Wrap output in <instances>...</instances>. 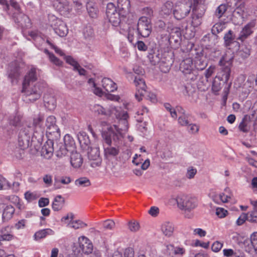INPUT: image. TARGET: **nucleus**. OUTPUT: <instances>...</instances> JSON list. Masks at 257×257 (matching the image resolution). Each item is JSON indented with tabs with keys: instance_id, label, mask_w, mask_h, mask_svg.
Returning <instances> with one entry per match:
<instances>
[{
	"instance_id": "obj_1",
	"label": "nucleus",
	"mask_w": 257,
	"mask_h": 257,
	"mask_svg": "<svg viewBox=\"0 0 257 257\" xmlns=\"http://www.w3.org/2000/svg\"><path fill=\"white\" fill-rule=\"evenodd\" d=\"M123 128V125L118 126L113 125L108 127L107 131L102 132V138L108 145L104 148V155L105 158H114L119 155V145L122 144L125 133L127 130V129L124 131Z\"/></svg>"
},
{
	"instance_id": "obj_2",
	"label": "nucleus",
	"mask_w": 257,
	"mask_h": 257,
	"mask_svg": "<svg viewBox=\"0 0 257 257\" xmlns=\"http://www.w3.org/2000/svg\"><path fill=\"white\" fill-rule=\"evenodd\" d=\"M44 117L38 115L34 118L32 126H24L20 130L18 136V145L22 150L28 148L30 144V140L35 133L41 136L45 129L43 120Z\"/></svg>"
},
{
	"instance_id": "obj_3",
	"label": "nucleus",
	"mask_w": 257,
	"mask_h": 257,
	"mask_svg": "<svg viewBox=\"0 0 257 257\" xmlns=\"http://www.w3.org/2000/svg\"><path fill=\"white\" fill-rule=\"evenodd\" d=\"M36 71V68L32 67L25 75L22 90L27 96L31 97L30 100L33 101L39 99L43 92V86L40 83L31 86L32 83L37 80Z\"/></svg>"
},
{
	"instance_id": "obj_4",
	"label": "nucleus",
	"mask_w": 257,
	"mask_h": 257,
	"mask_svg": "<svg viewBox=\"0 0 257 257\" xmlns=\"http://www.w3.org/2000/svg\"><path fill=\"white\" fill-rule=\"evenodd\" d=\"M91 109L92 111L98 114L105 115H114L119 121V125L118 126L123 125V130L124 131L128 129L127 119L128 118V115L126 111L122 109L121 107L110 105L108 110L106 111L102 106L96 104L92 106Z\"/></svg>"
},
{
	"instance_id": "obj_5",
	"label": "nucleus",
	"mask_w": 257,
	"mask_h": 257,
	"mask_svg": "<svg viewBox=\"0 0 257 257\" xmlns=\"http://www.w3.org/2000/svg\"><path fill=\"white\" fill-rule=\"evenodd\" d=\"M246 80L244 75H239L235 80L234 87L241 89L240 97L242 99L246 98L251 92L254 84V78L253 76H249Z\"/></svg>"
},
{
	"instance_id": "obj_6",
	"label": "nucleus",
	"mask_w": 257,
	"mask_h": 257,
	"mask_svg": "<svg viewBox=\"0 0 257 257\" xmlns=\"http://www.w3.org/2000/svg\"><path fill=\"white\" fill-rule=\"evenodd\" d=\"M11 6L15 11L12 14L13 20L18 26L23 28H27L31 26L30 19L25 15L21 10L19 5L15 0H10Z\"/></svg>"
},
{
	"instance_id": "obj_7",
	"label": "nucleus",
	"mask_w": 257,
	"mask_h": 257,
	"mask_svg": "<svg viewBox=\"0 0 257 257\" xmlns=\"http://www.w3.org/2000/svg\"><path fill=\"white\" fill-rule=\"evenodd\" d=\"M48 24L52 28L54 32L61 37H65L68 33V29L66 24L53 14L48 15Z\"/></svg>"
},
{
	"instance_id": "obj_8",
	"label": "nucleus",
	"mask_w": 257,
	"mask_h": 257,
	"mask_svg": "<svg viewBox=\"0 0 257 257\" xmlns=\"http://www.w3.org/2000/svg\"><path fill=\"white\" fill-rule=\"evenodd\" d=\"M106 14L109 22L113 26H118L121 21V19L126 16V12L118 10L114 5L109 3L107 5Z\"/></svg>"
},
{
	"instance_id": "obj_9",
	"label": "nucleus",
	"mask_w": 257,
	"mask_h": 257,
	"mask_svg": "<svg viewBox=\"0 0 257 257\" xmlns=\"http://www.w3.org/2000/svg\"><path fill=\"white\" fill-rule=\"evenodd\" d=\"M192 3L189 0H181L174 5L173 14L174 18L180 20L186 18L190 13Z\"/></svg>"
},
{
	"instance_id": "obj_10",
	"label": "nucleus",
	"mask_w": 257,
	"mask_h": 257,
	"mask_svg": "<svg viewBox=\"0 0 257 257\" xmlns=\"http://www.w3.org/2000/svg\"><path fill=\"white\" fill-rule=\"evenodd\" d=\"M24 67L25 64L23 62L18 61L13 62L9 65L7 74L12 84L17 83Z\"/></svg>"
},
{
	"instance_id": "obj_11",
	"label": "nucleus",
	"mask_w": 257,
	"mask_h": 257,
	"mask_svg": "<svg viewBox=\"0 0 257 257\" xmlns=\"http://www.w3.org/2000/svg\"><path fill=\"white\" fill-rule=\"evenodd\" d=\"M178 208L185 211H190L197 206L196 200L190 196L180 195L174 199Z\"/></svg>"
},
{
	"instance_id": "obj_12",
	"label": "nucleus",
	"mask_w": 257,
	"mask_h": 257,
	"mask_svg": "<svg viewBox=\"0 0 257 257\" xmlns=\"http://www.w3.org/2000/svg\"><path fill=\"white\" fill-rule=\"evenodd\" d=\"M181 71L187 76V78L191 80L196 79L198 71L194 68L193 60L191 58H187L184 60L180 64Z\"/></svg>"
},
{
	"instance_id": "obj_13",
	"label": "nucleus",
	"mask_w": 257,
	"mask_h": 257,
	"mask_svg": "<svg viewBox=\"0 0 257 257\" xmlns=\"http://www.w3.org/2000/svg\"><path fill=\"white\" fill-rule=\"evenodd\" d=\"M137 31L143 37H149L152 32L151 20L145 16L141 17L138 20Z\"/></svg>"
},
{
	"instance_id": "obj_14",
	"label": "nucleus",
	"mask_w": 257,
	"mask_h": 257,
	"mask_svg": "<svg viewBox=\"0 0 257 257\" xmlns=\"http://www.w3.org/2000/svg\"><path fill=\"white\" fill-rule=\"evenodd\" d=\"M134 82L136 86L137 90L135 97L140 101L142 100L143 97L147 92V86L144 79L141 76H135Z\"/></svg>"
},
{
	"instance_id": "obj_15",
	"label": "nucleus",
	"mask_w": 257,
	"mask_h": 257,
	"mask_svg": "<svg viewBox=\"0 0 257 257\" xmlns=\"http://www.w3.org/2000/svg\"><path fill=\"white\" fill-rule=\"evenodd\" d=\"M256 28V21L251 20L242 28L239 34L238 39L241 41H244L253 34Z\"/></svg>"
},
{
	"instance_id": "obj_16",
	"label": "nucleus",
	"mask_w": 257,
	"mask_h": 257,
	"mask_svg": "<svg viewBox=\"0 0 257 257\" xmlns=\"http://www.w3.org/2000/svg\"><path fill=\"white\" fill-rule=\"evenodd\" d=\"M88 158L90 160L93 161L91 164V166L96 167L99 166L101 163V159L100 157L99 148L96 146L90 147L87 150Z\"/></svg>"
},
{
	"instance_id": "obj_17",
	"label": "nucleus",
	"mask_w": 257,
	"mask_h": 257,
	"mask_svg": "<svg viewBox=\"0 0 257 257\" xmlns=\"http://www.w3.org/2000/svg\"><path fill=\"white\" fill-rule=\"evenodd\" d=\"M53 6L61 15L67 16L72 10L68 0H53Z\"/></svg>"
},
{
	"instance_id": "obj_18",
	"label": "nucleus",
	"mask_w": 257,
	"mask_h": 257,
	"mask_svg": "<svg viewBox=\"0 0 257 257\" xmlns=\"http://www.w3.org/2000/svg\"><path fill=\"white\" fill-rule=\"evenodd\" d=\"M64 143L65 147L60 148V150L57 152V156L59 157H62L67 154L68 151L71 148H74L75 142L73 138L69 135L66 134L64 137Z\"/></svg>"
},
{
	"instance_id": "obj_19",
	"label": "nucleus",
	"mask_w": 257,
	"mask_h": 257,
	"mask_svg": "<svg viewBox=\"0 0 257 257\" xmlns=\"http://www.w3.org/2000/svg\"><path fill=\"white\" fill-rule=\"evenodd\" d=\"M78 243L83 253L89 254L92 251L93 245L87 237L84 236L79 237L78 238Z\"/></svg>"
},
{
	"instance_id": "obj_20",
	"label": "nucleus",
	"mask_w": 257,
	"mask_h": 257,
	"mask_svg": "<svg viewBox=\"0 0 257 257\" xmlns=\"http://www.w3.org/2000/svg\"><path fill=\"white\" fill-rule=\"evenodd\" d=\"M150 62L152 65H156L159 64L162 71L166 72L169 71L170 68L171 63L170 62L165 63V62L160 58V55H153L150 58Z\"/></svg>"
},
{
	"instance_id": "obj_21",
	"label": "nucleus",
	"mask_w": 257,
	"mask_h": 257,
	"mask_svg": "<svg viewBox=\"0 0 257 257\" xmlns=\"http://www.w3.org/2000/svg\"><path fill=\"white\" fill-rule=\"evenodd\" d=\"M46 126L47 127L46 132L50 134L56 133L59 134L60 131L57 125H56V119L53 115L49 116L46 121Z\"/></svg>"
},
{
	"instance_id": "obj_22",
	"label": "nucleus",
	"mask_w": 257,
	"mask_h": 257,
	"mask_svg": "<svg viewBox=\"0 0 257 257\" xmlns=\"http://www.w3.org/2000/svg\"><path fill=\"white\" fill-rule=\"evenodd\" d=\"M220 66L221 67L220 70L217 73L215 78L219 81H222L224 83H226L230 77L231 67L224 66Z\"/></svg>"
},
{
	"instance_id": "obj_23",
	"label": "nucleus",
	"mask_w": 257,
	"mask_h": 257,
	"mask_svg": "<svg viewBox=\"0 0 257 257\" xmlns=\"http://www.w3.org/2000/svg\"><path fill=\"white\" fill-rule=\"evenodd\" d=\"M53 142L52 140H48L43 146L41 149V155L46 159H50L53 155Z\"/></svg>"
},
{
	"instance_id": "obj_24",
	"label": "nucleus",
	"mask_w": 257,
	"mask_h": 257,
	"mask_svg": "<svg viewBox=\"0 0 257 257\" xmlns=\"http://www.w3.org/2000/svg\"><path fill=\"white\" fill-rule=\"evenodd\" d=\"M233 58V53L231 50L228 49L225 52L220 60L219 62V65L231 67Z\"/></svg>"
},
{
	"instance_id": "obj_25",
	"label": "nucleus",
	"mask_w": 257,
	"mask_h": 257,
	"mask_svg": "<svg viewBox=\"0 0 257 257\" xmlns=\"http://www.w3.org/2000/svg\"><path fill=\"white\" fill-rule=\"evenodd\" d=\"M77 138L82 149H88L90 141L87 134L84 132H80L77 135Z\"/></svg>"
},
{
	"instance_id": "obj_26",
	"label": "nucleus",
	"mask_w": 257,
	"mask_h": 257,
	"mask_svg": "<svg viewBox=\"0 0 257 257\" xmlns=\"http://www.w3.org/2000/svg\"><path fill=\"white\" fill-rule=\"evenodd\" d=\"M13 227L10 225L4 226L0 230V233L5 241H10L14 239Z\"/></svg>"
},
{
	"instance_id": "obj_27",
	"label": "nucleus",
	"mask_w": 257,
	"mask_h": 257,
	"mask_svg": "<svg viewBox=\"0 0 257 257\" xmlns=\"http://www.w3.org/2000/svg\"><path fill=\"white\" fill-rule=\"evenodd\" d=\"M206 10V6L199 3L198 0H193V7L192 13L196 14L201 17H203Z\"/></svg>"
},
{
	"instance_id": "obj_28",
	"label": "nucleus",
	"mask_w": 257,
	"mask_h": 257,
	"mask_svg": "<svg viewBox=\"0 0 257 257\" xmlns=\"http://www.w3.org/2000/svg\"><path fill=\"white\" fill-rule=\"evenodd\" d=\"M101 82L103 88L107 92H114L117 88V84L110 78H103Z\"/></svg>"
},
{
	"instance_id": "obj_29",
	"label": "nucleus",
	"mask_w": 257,
	"mask_h": 257,
	"mask_svg": "<svg viewBox=\"0 0 257 257\" xmlns=\"http://www.w3.org/2000/svg\"><path fill=\"white\" fill-rule=\"evenodd\" d=\"M15 209L12 205L6 206L3 210L2 214V221L3 222H7L11 220L15 213Z\"/></svg>"
},
{
	"instance_id": "obj_30",
	"label": "nucleus",
	"mask_w": 257,
	"mask_h": 257,
	"mask_svg": "<svg viewBox=\"0 0 257 257\" xmlns=\"http://www.w3.org/2000/svg\"><path fill=\"white\" fill-rule=\"evenodd\" d=\"M55 231L51 228H45L38 230L34 235V238L38 241L45 238L47 235H53Z\"/></svg>"
},
{
	"instance_id": "obj_31",
	"label": "nucleus",
	"mask_w": 257,
	"mask_h": 257,
	"mask_svg": "<svg viewBox=\"0 0 257 257\" xmlns=\"http://www.w3.org/2000/svg\"><path fill=\"white\" fill-rule=\"evenodd\" d=\"M161 231L164 235L170 237L173 235L174 231V226L172 222L165 221L161 225Z\"/></svg>"
},
{
	"instance_id": "obj_32",
	"label": "nucleus",
	"mask_w": 257,
	"mask_h": 257,
	"mask_svg": "<svg viewBox=\"0 0 257 257\" xmlns=\"http://www.w3.org/2000/svg\"><path fill=\"white\" fill-rule=\"evenodd\" d=\"M70 162L74 168L80 167L83 163V159L81 155L77 152H72L71 155Z\"/></svg>"
},
{
	"instance_id": "obj_33",
	"label": "nucleus",
	"mask_w": 257,
	"mask_h": 257,
	"mask_svg": "<svg viewBox=\"0 0 257 257\" xmlns=\"http://www.w3.org/2000/svg\"><path fill=\"white\" fill-rule=\"evenodd\" d=\"M65 202L64 198L61 195L56 196L52 203V209L55 211H58L62 209Z\"/></svg>"
},
{
	"instance_id": "obj_34",
	"label": "nucleus",
	"mask_w": 257,
	"mask_h": 257,
	"mask_svg": "<svg viewBox=\"0 0 257 257\" xmlns=\"http://www.w3.org/2000/svg\"><path fill=\"white\" fill-rule=\"evenodd\" d=\"M174 6L172 2L168 1L165 3L161 8L160 15L164 17H167L173 13Z\"/></svg>"
},
{
	"instance_id": "obj_35",
	"label": "nucleus",
	"mask_w": 257,
	"mask_h": 257,
	"mask_svg": "<svg viewBox=\"0 0 257 257\" xmlns=\"http://www.w3.org/2000/svg\"><path fill=\"white\" fill-rule=\"evenodd\" d=\"M88 84L89 88L96 95L101 96L103 94L102 90L97 87L95 80L93 78H90L88 80Z\"/></svg>"
},
{
	"instance_id": "obj_36",
	"label": "nucleus",
	"mask_w": 257,
	"mask_h": 257,
	"mask_svg": "<svg viewBox=\"0 0 257 257\" xmlns=\"http://www.w3.org/2000/svg\"><path fill=\"white\" fill-rule=\"evenodd\" d=\"M86 9L89 16L92 18H96L98 16V10L95 4L92 2H88L86 4Z\"/></svg>"
},
{
	"instance_id": "obj_37",
	"label": "nucleus",
	"mask_w": 257,
	"mask_h": 257,
	"mask_svg": "<svg viewBox=\"0 0 257 257\" xmlns=\"http://www.w3.org/2000/svg\"><path fill=\"white\" fill-rule=\"evenodd\" d=\"M233 195L229 188H226L224 189V192L219 195V198L220 201L223 203L229 202Z\"/></svg>"
},
{
	"instance_id": "obj_38",
	"label": "nucleus",
	"mask_w": 257,
	"mask_h": 257,
	"mask_svg": "<svg viewBox=\"0 0 257 257\" xmlns=\"http://www.w3.org/2000/svg\"><path fill=\"white\" fill-rule=\"evenodd\" d=\"M130 6L129 0H117V9L126 14L130 11Z\"/></svg>"
},
{
	"instance_id": "obj_39",
	"label": "nucleus",
	"mask_w": 257,
	"mask_h": 257,
	"mask_svg": "<svg viewBox=\"0 0 257 257\" xmlns=\"http://www.w3.org/2000/svg\"><path fill=\"white\" fill-rule=\"evenodd\" d=\"M222 252L225 257H245L243 253H237L231 248H225Z\"/></svg>"
},
{
	"instance_id": "obj_40",
	"label": "nucleus",
	"mask_w": 257,
	"mask_h": 257,
	"mask_svg": "<svg viewBox=\"0 0 257 257\" xmlns=\"http://www.w3.org/2000/svg\"><path fill=\"white\" fill-rule=\"evenodd\" d=\"M75 185L78 187H86L91 185L89 179L86 177H80L75 181Z\"/></svg>"
},
{
	"instance_id": "obj_41",
	"label": "nucleus",
	"mask_w": 257,
	"mask_h": 257,
	"mask_svg": "<svg viewBox=\"0 0 257 257\" xmlns=\"http://www.w3.org/2000/svg\"><path fill=\"white\" fill-rule=\"evenodd\" d=\"M87 226V224L81 220H73V221L69 223L70 228L74 229H79L83 228Z\"/></svg>"
},
{
	"instance_id": "obj_42",
	"label": "nucleus",
	"mask_w": 257,
	"mask_h": 257,
	"mask_svg": "<svg viewBox=\"0 0 257 257\" xmlns=\"http://www.w3.org/2000/svg\"><path fill=\"white\" fill-rule=\"evenodd\" d=\"M44 99L45 106L47 107L49 109L52 110L55 108L56 105V101L54 97H50L49 99H48L49 98L47 95H45L44 97Z\"/></svg>"
},
{
	"instance_id": "obj_43",
	"label": "nucleus",
	"mask_w": 257,
	"mask_h": 257,
	"mask_svg": "<svg viewBox=\"0 0 257 257\" xmlns=\"http://www.w3.org/2000/svg\"><path fill=\"white\" fill-rule=\"evenodd\" d=\"M12 188V184L6 178L0 175V190Z\"/></svg>"
},
{
	"instance_id": "obj_44",
	"label": "nucleus",
	"mask_w": 257,
	"mask_h": 257,
	"mask_svg": "<svg viewBox=\"0 0 257 257\" xmlns=\"http://www.w3.org/2000/svg\"><path fill=\"white\" fill-rule=\"evenodd\" d=\"M237 54L243 59L246 58L250 55V49L245 46H241L239 47Z\"/></svg>"
},
{
	"instance_id": "obj_45",
	"label": "nucleus",
	"mask_w": 257,
	"mask_h": 257,
	"mask_svg": "<svg viewBox=\"0 0 257 257\" xmlns=\"http://www.w3.org/2000/svg\"><path fill=\"white\" fill-rule=\"evenodd\" d=\"M44 52L48 56L50 61L54 65L57 66H60L62 65V62L53 53H50L47 49H45Z\"/></svg>"
},
{
	"instance_id": "obj_46",
	"label": "nucleus",
	"mask_w": 257,
	"mask_h": 257,
	"mask_svg": "<svg viewBox=\"0 0 257 257\" xmlns=\"http://www.w3.org/2000/svg\"><path fill=\"white\" fill-rule=\"evenodd\" d=\"M206 65V63L202 59V58L200 57L195 58L194 66L196 70H202L205 68Z\"/></svg>"
},
{
	"instance_id": "obj_47",
	"label": "nucleus",
	"mask_w": 257,
	"mask_h": 257,
	"mask_svg": "<svg viewBox=\"0 0 257 257\" xmlns=\"http://www.w3.org/2000/svg\"><path fill=\"white\" fill-rule=\"evenodd\" d=\"M227 7L226 5L221 4L219 5L215 10L214 17L218 19H220L227 11Z\"/></svg>"
},
{
	"instance_id": "obj_48",
	"label": "nucleus",
	"mask_w": 257,
	"mask_h": 257,
	"mask_svg": "<svg viewBox=\"0 0 257 257\" xmlns=\"http://www.w3.org/2000/svg\"><path fill=\"white\" fill-rule=\"evenodd\" d=\"M74 218V214L72 212H69L64 215L61 219V222L66 224L67 227H69V223L71 222Z\"/></svg>"
},
{
	"instance_id": "obj_49",
	"label": "nucleus",
	"mask_w": 257,
	"mask_h": 257,
	"mask_svg": "<svg viewBox=\"0 0 257 257\" xmlns=\"http://www.w3.org/2000/svg\"><path fill=\"white\" fill-rule=\"evenodd\" d=\"M249 117L250 119H257V100L249 109Z\"/></svg>"
},
{
	"instance_id": "obj_50",
	"label": "nucleus",
	"mask_w": 257,
	"mask_h": 257,
	"mask_svg": "<svg viewBox=\"0 0 257 257\" xmlns=\"http://www.w3.org/2000/svg\"><path fill=\"white\" fill-rule=\"evenodd\" d=\"M202 17L193 13L191 15V25L195 28L199 26L202 23Z\"/></svg>"
},
{
	"instance_id": "obj_51",
	"label": "nucleus",
	"mask_w": 257,
	"mask_h": 257,
	"mask_svg": "<svg viewBox=\"0 0 257 257\" xmlns=\"http://www.w3.org/2000/svg\"><path fill=\"white\" fill-rule=\"evenodd\" d=\"M39 197L38 194L36 192L27 191L25 193V198L28 202H32Z\"/></svg>"
},
{
	"instance_id": "obj_52",
	"label": "nucleus",
	"mask_w": 257,
	"mask_h": 257,
	"mask_svg": "<svg viewBox=\"0 0 257 257\" xmlns=\"http://www.w3.org/2000/svg\"><path fill=\"white\" fill-rule=\"evenodd\" d=\"M29 35L36 42L40 43L44 41L41 34L38 31H31L30 32Z\"/></svg>"
},
{
	"instance_id": "obj_53",
	"label": "nucleus",
	"mask_w": 257,
	"mask_h": 257,
	"mask_svg": "<svg viewBox=\"0 0 257 257\" xmlns=\"http://www.w3.org/2000/svg\"><path fill=\"white\" fill-rule=\"evenodd\" d=\"M21 117L20 115L16 114L10 118V123L14 126H18L20 124Z\"/></svg>"
},
{
	"instance_id": "obj_54",
	"label": "nucleus",
	"mask_w": 257,
	"mask_h": 257,
	"mask_svg": "<svg viewBox=\"0 0 257 257\" xmlns=\"http://www.w3.org/2000/svg\"><path fill=\"white\" fill-rule=\"evenodd\" d=\"M224 39L225 44L227 46H229L234 41V38L231 30L228 31V33L224 35Z\"/></svg>"
},
{
	"instance_id": "obj_55",
	"label": "nucleus",
	"mask_w": 257,
	"mask_h": 257,
	"mask_svg": "<svg viewBox=\"0 0 257 257\" xmlns=\"http://www.w3.org/2000/svg\"><path fill=\"white\" fill-rule=\"evenodd\" d=\"M248 221L251 223H257V211L252 210L247 213Z\"/></svg>"
},
{
	"instance_id": "obj_56",
	"label": "nucleus",
	"mask_w": 257,
	"mask_h": 257,
	"mask_svg": "<svg viewBox=\"0 0 257 257\" xmlns=\"http://www.w3.org/2000/svg\"><path fill=\"white\" fill-rule=\"evenodd\" d=\"M185 252L186 249L184 247L180 246H176L174 247L173 255L182 256Z\"/></svg>"
},
{
	"instance_id": "obj_57",
	"label": "nucleus",
	"mask_w": 257,
	"mask_h": 257,
	"mask_svg": "<svg viewBox=\"0 0 257 257\" xmlns=\"http://www.w3.org/2000/svg\"><path fill=\"white\" fill-rule=\"evenodd\" d=\"M65 59L68 64L73 66V70L78 67L79 65L78 62L71 56H65Z\"/></svg>"
},
{
	"instance_id": "obj_58",
	"label": "nucleus",
	"mask_w": 257,
	"mask_h": 257,
	"mask_svg": "<svg viewBox=\"0 0 257 257\" xmlns=\"http://www.w3.org/2000/svg\"><path fill=\"white\" fill-rule=\"evenodd\" d=\"M216 215L220 218H224L228 214L227 210L221 207H217L215 210Z\"/></svg>"
},
{
	"instance_id": "obj_59",
	"label": "nucleus",
	"mask_w": 257,
	"mask_h": 257,
	"mask_svg": "<svg viewBox=\"0 0 257 257\" xmlns=\"http://www.w3.org/2000/svg\"><path fill=\"white\" fill-rule=\"evenodd\" d=\"M197 169L193 167L187 168L186 176L188 179H193L197 173Z\"/></svg>"
},
{
	"instance_id": "obj_60",
	"label": "nucleus",
	"mask_w": 257,
	"mask_h": 257,
	"mask_svg": "<svg viewBox=\"0 0 257 257\" xmlns=\"http://www.w3.org/2000/svg\"><path fill=\"white\" fill-rule=\"evenodd\" d=\"M164 106L166 110L170 112L171 116L176 119L177 117V115L176 114V110H175V108H173L171 105L169 103H165Z\"/></svg>"
},
{
	"instance_id": "obj_61",
	"label": "nucleus",
	"mask_w": 257,
	"mask_h": 257,
	"mask_svg": "<svg viewBox=\"0 0 257 257\" xmlns=\"http://www.w3.org/2000/svg\"><path fill=\"white\" fill-rule=\"evenodd\" d=\"M246 220L248 221L247 214L242 213L236 221V224L238 226L242 225Z\"/></svg>"
},
{
	"instance_id": "obj_62",
	"label": "nucleus",
	"mask_w": 257,
	"mask_h": 257,
	"mask_svg": "<svg viewBox=\"0 0 257 257\" xmlns=\"http://www.w3.org/2000/svg\"><path fill=\"white\" fill-rule=\"evenodd\" d=\"M223 246V242L218 241H216L212 244L211 249L213 252H217L220 250Z\"/></svg>"
},
{
	"instance_id": "obj_63",
	"label": "nucleus",
	"mask_w": 257,
	"mask_h": 257,
	"mask_svg": "<svg viewBox=\"0 0 257 257\" xmlns=\"http://www.w3.org/2000/svg\"><path fill=\"white\" fill-rule=\"evenodd\" d=\"M115 226L114 222L112 220H106L104 221L103 226L105 229L111 230Z\"/></svg>"
},
{
	"instance_id": "obj_64",
	"label": "nucleus",
	"mask_w": 257,
	"mask_h": 257,
	"mask_svg": "<svg viewBox=\"0 0 257 257\" xmlns=\"http://www.w3.org/2000/svg\"><path fill=\"white\" fill-rule=\"evenodd\" d=\"M225 28V24L222 23H217L215 24L212 28V31L214 32H217V33L221 32Z\"/></svg>"
}]
</instances>
